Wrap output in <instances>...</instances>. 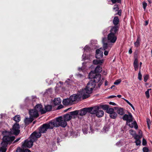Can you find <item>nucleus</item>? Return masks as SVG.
Returning a JSON list of instances; mask_svg holds the SVG:
<instances>
[{
	"instance_id": "obj_1",
	"label": "nucleus",
	"mask_w": 152,
	"mask_h": 152,
	"mask_svg": "<svg viewBox=\"0 0 152 152\" xmlns=\"http://www.w3.org/2000/svg\"><path fill=\"white\" fill-rule=\"evenodd\" d=\"M78 113V110H76L69 112L64 115L63 117L61 116L56 118L55 120L56 125L58 127H65L67 125L66 121H69L72 118V116L77 115Z\"/></svg>"
},
{
	"instance_id": "obj_2",
	"label": "nucleus",
	"mask_w": 152,
	"mask_h": 152,
	"mask_svg": "<svg viewBox=\"0 0 152 152\" xmlns=\"http://www.w3.org/2000/svg\"><path fill=\"white\" fill-rule=\"evenodd\" d=\"M12 134L7 131H3L2 134L3 137L2 142L7 145L11 144L15 139V137L12 135Z\"/></svg>"
},
{
	"instance_id": "obj_3",
	"label": "nucleus",
	"mask_w": 152,
	"mask_h": 152,
	"mask_svg": "<svg viewBox=\"0 0 152 152\" xmlns=\"http://www.w3.org/2000/svg\"><path fill=\"white\" fill-rule=\"evenodd\" d=\"M54 127H58L56 125L55 120L50 121L48 123L43 124L39 128V131L42 133H45L48 129H52Z\"/></svg>"
},
{
	"instance_id": "obj_4",
	"label": "nucleus",
	"mask_w": 152,
	"mask_h": 152,
	"mask_svg": "<svg viewBox=\"0 0 152 152\" xmlns=\"http://www.w3.org/2000/svg\"><path fill=\"white\" fill-rule=\"evenodd\" d=\"M96 86V83L92 80H90L87 83L86 87L83 89L81 91V93L82 94L84 92L90 94L92 93V91Z\"/></svg>"
},
{
	"instance_id": "obj_5",
	"label": "nucleus",
	"mask_w": 152,
	"mask_h": 152,
	"mask_svg": "<svg viewBox=\"0 0 152 152\" xmlns=\"http://www.w3.org/2000/svg\"><path fill=\"white\" fill-rule=\"evenodd\" d=\"M20 126L19 124L15 123L13 125L11 131L10 132L11 134H14L15 135H18L20 133Z\"/></svg>"
},
{
	"instance_id": "obj_6",
	"label": "nucleus",
	"mask_w": 152,
	"mask_h": 152,
	"mask_svg": "<svg viewBox=\"0 0 152 152\" xmlns=\"http://www.w3.org/2000/svg\"><path fill=\"white\" fill-rule=\"evenodd\" d=\"M100 109L99 107L95 106L92 114H95L96 116L98 118L102 117L104 115V112L103 110H100Z\"/></svg>"
},
{
	"instance_id": "obj_7",
	"label": "nucleus",
	"mask_w": 152,
	"mask_h": 152,
	"mask_svg": "<svg viewBox=\"0 0 152 152\" xmlns=\"http://www.w3.org/2000/svg\"><path fill=\"white\" fill-rule=\"evenodd\" d=\"M128 114V115L124 114L122 118L124 121H126L127 124H128V123H129L133 121V117L132 114L131 113L129 112Z\"/></svg>"
},
{
	"instance_id": "obj_8",
	"label": "nucleus",
	"mask_w": 152,
	"mask_h": 152,
	"mask_svg": "<svg viewBox=\"0 0 152 152\" xmlns=\"http://www.w3.org/2000/svg\"><path fill=\"white\" fill-rule=\"evenodd\" d=\"M107 39L109 42L114 43L116 42L117 38L116 35L110 33L107 35Z\"/></svg>"
},
{
	"instance_id": "obj_9",
	"label": "nucleus",
	"mask_w": 152,
	"mask_h": 152,
	"mask_svg": "<svg viewBox=\"0 0 152 152\" xmlns=\"http://www.w3.org/2000/svg\"><path fill=\"white\" fill-rule=\"evenodd\" d=\"M119 28V26H111L110 30V33L114 34L115 35L118 34Z\"/></svg>"
},
{
	"instance_id": "obj_10",
	"label": "nucleus",
	"mask_w": 152,
	"mask_h": 152,
	"mask_svg": "<svg viewBox=\"0 0 152 152\" xmlns=\"http://www.w3.org/2000/svg\"><path fill=\"white\" fill-rule=\"evenodd\" d=\"M30 116L32 118H37L39 116V114L36 110L31 109L29 111Z\"/></svg>"
},
{
	"instance_id": "obj_11",
	"label": "nucleus",
	"mask_w": 152,
	"mask_h": 152,
	"mask_svg": "<svg viewBox=\"0 0 152 152\" xmlns=\"http://www.w3.org/2000/svg\"><path fill=\"white\" fill-rule=\"evenodd\" d=\"M33 142L31 140H26L23 144L22 146L25 148H31L33 145Z\"/></svg>"
},
{
	"instance_id": "obj_12",
	"label": "nucleus",
	"mask_w": 152,
	"mask_h": 152,
	"mask_svg": "<svg viewBox=\"0 0 152 152\" xmlns=\"http://www.w3.org/2000/svg\"><path fill=\"white\" fill-rule=\"evenodd\" d=\"M35 110H36L37 112H40L41 114H44L45 113V112L44 111V109L42 108V106L40 104H37L34 107Z\"/></svg>"
},
{
	"instance_id": "obj_13",
	"label": "nucleus",
	"mask_w": 152,
	"mask_h": 152,
	"mask_svg": "<svg viewBox=\"0 0 152 152\" xmlns=\"http://www.w3.org/2000/svg\"><path fill=\"white\" fill-rule=\"evenodd\" d=\"M142 134L141 135H138L135 133L134 137V139L135 140V142L136 143V145H140L141 142L140 139L142 138Z\"/></svg>"
},
{
	"instance_id": "obj_14",
	"label": "nucleus",
	"mask_w": 152,
	"mask_h": 152,
	"mask_svg": "<svg viewBox=\"0 0 152 152\" xmlns=\"http://www.w3.org/2000/svg\"><path fill=\"white\" fill-rule=\"evenodd\" d=\"M81 98V96L79 95L73 94L71 96L69 99L71 102H73L77 100L78 99H80Z\"/></svg>"
},
{
	"instance_id": "obj_15",
	"label": "nucleus",
	"mask_w": 152,
	"mask_h": 152,
	"mask_svg": "<svg viewBox=\"0 0 152 152\" xmlns=\"http://www.w3.org/2000/svg\"><path fill=\"white\" fill-rule=\"evenodd\" d=\"M103 56V53L99 49H97L96 50V57L97 59H100L102 58Z\"/></svg>"
},
{
	"instance_id": "obj_16",
	"label": "nucleus",
	"mask_w": 152,
	"mask_h": 152,
	"mask_svg": "<svg viewBox=\"0 0 152 152\" xmlns=\"http://www.w3.org/2000/svg\"><path fill=\"white\" fill-rule=\"evenodd\" d=\"M94 79L93 80V81L96 83H98L101 80V75L100 74L96 73Z\"/></svg>"
},
{
	"instance_id": "obj_17",
	"label": "nucleus",
	"mask_w": 152,
	"mask_h": 152,
	"mask_svg": "<svg viewBox=\"0 0 152 152\" xmlns=\"http://www.w3.org/2000/svg\"><path fill=\"white\" fill-rule=\"evenodd\" d=\"M34 120V118L30 116L29 118H26L24 120L25 124L27 126L30 123H31Z\"/></svg>"
},
{
	"instance_id": "obj_18",
	"label": "nucleus",
	"mask_w": 152,
	"mask_h": 152,
	"mask_svg": "<svg viewBox=\"0 0 152 152\" xmlns=\"http://www.w3.org/2000/svg\"><path fill=\"white\" fill-rule=\"evenodd\" d=\"M119 20L118 16H115L114 17L113 20V23L114 25V26H117L120 27L119 24Z\"/></svg>"
},
{
	"instance_id": "obj_19",
	"label": "nucleus",
	"mask_w": 152,
	"mask_h": 152,
	"mask_svg": "<svg viewBox=\"0 0 152 152\" xmlns=\"http://www.w3.org/2000/svg\"><path fill=\"white\" fill-rule=\"evenodd\" d=\"M141 39L140 36H137V40L134 43V45L135 47L138 48L139 47L140 45V42Z\"/></svg>"
},
{
	"instance_id": "obj_20",
	"label": "nucleus",
	"mask_w": 152,
	"mask_h": 152,
	"mask_svg": "<svg viewBox=\"0 0 152 152\" xmlns=\"http://www.w3.org/2000/svg\"><path fill=\"white\" fill-rule=\"evenodd\" d=\"M84 108L86 113H89L91 114H92V113H93L94 109L95 108V106L89 107H85Z\"/></svg>"
},
{
	"instance_id": "obj_21",
	"label": "nucleus",
	"mask_w": 152,
	"mask_h": 152,
	"mask_svg": "<svg viewBox=\"0 0 152 152\" xmlns=\"http://www.w3.org/2000/svg\"><path fill=\"white\" fill-rule=\"evenodd\" d=\"M1 147L0 148V151L6 152L7 150L6 147L7 146V145H6V144L5 145L4 143L1 142Z\"/></svg>"
},
{
	"instance_id": "obj_22",
	"label": "nucleus",
	"mask_w": 152,
	"mask_h": 152,
	"mask_svg": "<svg viewBox=\"0 0 152 152\" xmlns=\"http://www.w3.org/2000/svg\"><path fill=\"white\" fill-rule=\"evenodd\" d=\"M61 99L60 98H55L53 101L54 104L55 105H59L61 102Z\"/></svg>"
},
{
	"instance_id": "obj_23",
	"label": "nucleus",
	"mask_w": 152,
	"mask_h": 152,
	"mask_svg": "<svg viewBox=\"0 0 152 152\" xmlns=\"http://www.w3.org/2000/svg\"><path fill=\"white\" fill-rule=\"evenodd\" d=\"M88 126L86 124L83 126L82 130L84 134H87L88 131Z\"/></svg>"
},
{
	"instance_id": "obj_24",
	"label": "nucleus",
	"mask_w": 152,
	"mask_h": 152,
	"mask_svg": "<svg viewBox=\"0 0 152 152\" xmlns=\"http://www.w3.org/2000/svg\"><path fill=\"white\" fill-rule=\"evenodd\" d=\"M128 125L131 128H133L134 126L135 129H137L138 128V125L136 121H134L133 123L131 124H129Z\"/></svg>"
},
{
	"instance_id": "obj_25",
	"label": "nucleus",
	"mask_w": 152,
	"mask_h": 152,
	"mask_svg": "<svg viewBox=\"0 0 152 152\" xmlns=\"http://www.w3.org/2000/svg\"><path fill=\"white\" fill-rule=\"evenodd\" d=\"M62 103L64 105H68L71 103V102L69 98H67L64 99L63 100Z\"/></svg>"
},
{
	"instance_id": "obj_26",
	"label": "nucleus",
	"mask_w": 152,
	"mask_h": 152,
	"mask_svg": "<svg viewBox=\"0 0 152 152\" xmlns=\"http://www.w3.org/2000/svg\"><path fill=\"white\" fill-rule=\"evenodd\" d=\"M103 63V60H94L93 61V63L95 65L100 64L101 65Z\"/></svg>"
},
{
	"instance_id": "obj_27",
	"label": "nucleus",
	"mask_w": 152,
	"mask_h": 152,
	"mask_svg": "<svg viewBox=\"0 0 152 152\" xmlns=\"http://www.w3.org/2000/svg\"><path fill=\"white\" fill-rule=\"evenodd\" d=\"M102 71V68L100 65H98L94 71L96 73L98 74V73H100Z\"/></svg>"
},
{
	"instance_id": "obj_28",
	"label": "nucleus",
	"mask_w": 152,
	"mask_h": 152,
	"mask_svg": "<svg viewBox=\"0 0 152 152\" xmlns=\"http://www.w3.org/2000/svg\"><path fill=\"white\" fill-rule=\"evenodd\" d=\"M96 74V73L94 72V71H91L88 75L89 78L92 79H93L94 80Z\"/></svg>"
},
{
	"instance_id": "obj_29",
	"label": "nucleus",
	"mask_w": 152,
	"mask_h": 152,
	"mask_svg": "<svg viewBox=\"0 0 152 152\" xmlns=\"http://www.w3.org/2000/svg\"><path fill=\"white\" fill-rule=\"evenodd\" d=\"M52 109V106L50 105H47L45 107V110L44 111L45 112V113L48 111H50Z\"/></svg>"
},
{
	"instance_id": "obj_30",
	"label": "nucleus",
	"mask_w": 152,
	"mask_h": 152,
	"mask_svg": "<svg viewBox=\"0 0 152 152\" xmlns=\"http://www.w3.org/2000/svg\"><path fill=\"white\" fill-rule=\"evenodd\" d=\"M117 113L121 115H123L124 114V109L123 108H120L117 110Z\"/></svg>"
},
{
	"instance_id": "obj_31",
	"label": "nucleus",
	"mask_w": 152,
	"mask_h": 152,
	"mask_svg": "<svg viewBox=\"0 0 152 152\" xmlns=\"http://www.w3.org/2000/svg\"><path fill=\"white\" fill-rule=\"evenodd\" d=\"M33 135H34L36 137H37V138H39L41 136V133L39 132H37L36 131H35L33 133Z\"/></svg>"
},
{
	"instance_id": "obj_32",
	"label": "nucleus",
	"mask_w": 152,
	"mask_h": 152,
	"mask_svg": "<svg viewBox=\"0 0 152 152\" xmlns=\"http://www.w3.org/2000/svg\"><path fill=\"white\" fill-rule=\"evenodd\" d=\"M98 106L100 108H101L104 110H106V112L109 107V105L107 104L100 105Z\"/></svg>"
},
{
	"instance_id": "obj_33",
	"label": "nucleus",
	"mask_w": 152,
	"mask_h": 152,
	"mask_svg": "<svg viewBox=\"0 0 152 152\" xmlns=\"http://www.w3.org/2000/svg\"><path fill=\"white\" fill-rule=\"evenodd\" d=\"M37 139V137H36L34 135H33V133H32L30 135V140L33 142H34L36 141Z\"/></svg>"
},
{
	"instance_id": "obj_34",
	"label": "nucleus",
	"mask_w": 152,
	"mask_h": 152,
	"mask_svg": "<svg viewBox=\"0 0 152 152\" xmlns=\"http://www.w3.org/2000/svg\"><path fill=\"white\" fill-rule=\"evenodd\" d=\"M86 114L85 108L81 109L80 111L79 115L80 116L85 115Z\"/></svg>"
},
{
	"instance_id": "obj_35",
	"label": "nucleus",
	"mask_w": 152,
	"mask_h": 152,
	"mask_svg": "<svg viewBox=\"0 0 152 152\" xmlns=\"http://www.w3.org/2000/svg\"><path fill=\"white\" fill-rule=\"evenodd\" d=\"M110 27H109L106 28L103 30L102 32V34L104 36L108 34L109 31H109Z\"/></svg>"
},
{
	"instance_id": "obj_36",
	"label": "nucleus",
	"mask_w": 152,
	"mask_h": 152,
	"mask_svg": "<svg viewBox=\"0 0 152 152\" xmlns=\"http://www.w3.org/2000/svg\"><path fill=\"white\" fill-rule=\"evenodd\" d=\"M117 116V114L115 112H114L113 113L110 114V117L113 119H115L116 118Z\"/></svg>"
},
{
	"instance_id": "obj_37",
	"label": "nucleus",
	"mask_w": 152,
	"mask_h": 152,
	"mask_svg": "<svg viewBox=\"0 0 152 152\" xmlns=\"http://www.w3.org/2000/svg\"><path fill=\"white\" fill-rule=\"evenodd\" d=\"M14 120L16 122H18L20 121V115H16L14 117Z\"/></svg>"
},
{
	"instance_id": "obj_38",
	"label": "nucleus",
	"mask_w": 152,
	"mask_h": 152,
	"mask_svg": "<svg viewBox=\"0 0 152 152\" xmlns=\"http://www.w3.org/2000/svg\"><path fill=\"white\" fill-rule=\"evenodd\" d=\"M81 91H80V93L81 95H83L82 98L83 99H86L89 97L90 96V95L88 94H86L85 93H86V92H84L82 94L81 93Z\"/></svg>"
},
{
	"instance_id": "obj_39",
	"label": "nucleus",
	"mask_w": 152,
	"mask_h": 152,
	"mask_svg": "<svg viewBox=\"0 0 152 152\" xmlns=\"http://www.w3.org/2000/svg\"><path fill=\"white\" fill-rule=\"evenodd\" d=\"M114 112V109L112 108H108L106 112L110 114L113 113Z\"/></svg>"
},
{
	"instance_id": "obj_40",
	"label": "nucleus",
	"mask_w": 152,
	"mask_h": 152,
	"mask_svg": "<svg viewBox=\"0 0 152 152\" xmlns=\"http://www.w3.org/2000/svg\"><path fill=\"white\" fill-rule=\"evenodd\" d=\"M119 9L118 5V4H115L113 7V10L115 11H118Z\"/></svg>"
},
{
	"instance_id": "obj_41",
	"label": "nucleus",
	"mask_w": 152,
	"mask_h": 152,
	"mask_svg": "<svg viewBox=\"0 0 152 152\" xmlns=\"http://www.w3.org/2000/svg\"><path fill=\"white\" fill-rule=\"evenodd\" d=\"M103 48L104 50H106L108 47V43H103Z\"/></svg>"
},
{
	"instance_id": "obj_42",
	"label": "nucleus",
	"mask_w": 152,
	"mask_h": 152,
	"mask_svg": "<svg viewBox=\"0 0 152 152\" xmlns=\"http://www.w3.org/2000/svg\"><path fill=\"white\" fill-rule=\"evenodd\" d=\"M138 59L137 58H135L134 59V63H133L134 66H138L139 65H138Z\"/></svg>"
},
{
	"instance_id": "obj_43",
	"label": "nucleus",
	"mask_w": 152,
	"mask_h": 152,
	"mask_svg": "<svg viewBox=\"0 0 152 152\" xmlns=\"http://www.w3.org/2000/svg\"><path fill=\"white\" fill-rule=\"evenodd\" d=\"M111 1L113 4H115L116 3H121V0H111Z\"/></svg>"
},
{
	"instance_id": "obj_44",
	"label": "nucleus",
	"mask_w": 152,
	"mask_h": 152,
	"mask_svg": "<svg viewBox=\"0 0 152 152\" xmlns=\"http://www.w3.org/2000/svg\"><path fill=\"white\" fill-rule=\"evenodd\" d=\"M108 41L107 40V39L106 37H104L102 38V42L103 43H108Z\"/></svg>"
},
{
	"instance_id": "obj_45",
	"label": "nucleus",
	"mask_w": 152,
	"mask_h": 152,
	"mask_svg": "<svg viewBox=\"0 0 152 152\" xmlns=\"http://www.w3.org/2000/svg\"><path fill=\"white\" fill-rule=\"evenodd\" d=\"M142 75L141 73V70H140L138 74V79L140 80H142Z\"/></svg>"
},
{
	"instance_id": "obj_46",
	"label": "nucleus",
	"mask_w": 152,
	"mask_h": 152,
	"mask_svg": "<svg viewBox=\"0 0 152 152\" xmlns=\"http://www.w3.org/2000/svg\"><path fill=\"white\" fill-rule=\"evenodd\" d=\"M124 100L130 105V106L132 108V109L134 110V108L133 105L128 100L124 99Z\"/></svg>"
},
{
	"instance_id": "obj_47",
	"label": "nucleus",
	"mask_w": 152,
	"mask_h": 152,
	"mask_svg": "<svg viewBox=\"0 0 152 152\" xmlns=\"http://www.w3.org/2000/svg\"><path fill=\"white\" fill-rule=\"evenodd\" d=\"M20 152H31V151L28 149H22L21 150Z\"/></svg>"
},
{
	"instance_id": "obj_48",
	"label": "nucleus",
	"mask_w": 152,
	"mask_h": 152,
	"mask_svg": "<svg viewBox=\"0 0 152 152\" xmlns=\"http://www.w3.org/2000/svg\"><path fill=\"white\" fill-rule=\"evenodd\" d=\"M121 82V80L120 79H118L115 80L114 82V84L115 85H118Z\"/></svg>"
},
{
	"instance_id": "obj_49",
	"label": "nucleus",
	"mask_w": 152,
	"mask_h": 152,
	"mask_svg": "<svg viewBox=\"0 0 152 152\" xmlns=\"http://www.w3.org/2000/svg\"><path fill=\"white\" fill-rule=\"evenodd\" d=\"M149 77V75H146L144 77V81L146 82Z\"/></svg>"
},
{
	"instance_id": "obj_50",
	"label": "nucleus",
	"mask_w": 152,
	"mask_h": 152,
	"mask_svg": "<svg viewBox=\"0 0 152 152\" xmlns=\"http://www.w3.org/2000/svg\"><path fill=\"white\" fill-rule=\"evenodd\" d=\"M147 144V141L144 138H143L142 141V145H143L145 146Z\"/></svg>"
},
{
	"instance_id": "obj_51",
	"label": "nucleus",
	"mask_w": 152,
	"mask_h": 152,
	"mask_svg": "<svg viewBox=\"0 0 152 152\" xmlns=\"http://www.w3.org/2000/svg\"><path fill=\"white\" fill-rule=\"evenodd\" d=\"M143 152H148L149 150L148 148L146 147H144L142 149Z\"/></svg>"
},
{
	"instance_id": "obj_52",
	"label": "nucleus",
	"mask_w": 152,
	"mask_h": 152,
	"mask_svg": "<svg viewBox=\"0 0 152 152\" xmlns=\"http://www.w3.org/2000/svg\"><path fill=\"white\" fill-rule=\"evenodd\" d=\"M118 12L115 15H118L120 16H121L122 14V10H118Z\"/></svg>"
},
{
	"instance_id": "obj_53",
	"label": "nucleus",
	"mask_w": 152,
	"mask_h": 152,
	"mask_svg": "<svg viewBox=\"0 0 152 152\" xmlns=\"http://www.w3.org/2000/svg\"><path fill=\"white\" fill-rule=\"evenodd\" d=\"M142 5L143 9H144V10H145L147 6V3L144 1L142 3Z\"/></svg>"
},
{
	"instance_id": "obj_54",
	"label": "nucleus",
	"mask_w": 152,
	"mask_h": 152,
	"mask_svg": "<svg viewBox=\"0 0 152 152\" xmlns=\"http://www.w3.org/2000/svg\"><path fill=\"white\" fill-rule=\"evenodd\" d=\"M145 94L146 96V97L147 98H149L150 97V95L149 94V91H147L145 92Z\"/></svg>"
},
{
	"instance_id": "obj_55",
	"label": "nucleus",
	"mask_w": 152,
	"mask_h": 152,
	"mask_svg": "<svg viewBox=\"0 0 152 152\" xmlns=\"http://www.w3.org/2000/svg\"><path fill=\"white\" fill-rule=\"evenodd\" d=\"M63 107H64V106L63 105L61 104L58 106L57 109V110L60 109H61L62 108H63Z\"/></svg>"
},
{
	"instance_id": "obj_56",
	"label": "nucleus",
	"mask_w": 152,
	"mask_h": 152,
	"mask_svg": "<svg viewBox=\"0 0 152 152\" xmlns=\"http://www.w3.org/2000/svg\"><path fill=\"white\" fill-rule=\"evenodd\" d=\"M85 50H89L90 49V48L88 46H86L85 47Z\"/></svg>"
},
{
	"instance_id": "obj_57",
	"label": "nucleus",
	"mask_w": 152,
	"mask_h": 152,
	"mask_svg": "<svg viewBox=\"0 0 152 152\" xmlns=\"http://www.w3.org/2000/svg\"><path fill=\"white\" fill-rule=\"evenodd\" d=\"M21 138L20 137H19L17 139L15 140L14 142H13V143H14L15 142H18L19 140H20V139Z\"/></svg>"
},
{
	"instance_id": "obj_58",
	"label": "nucleus",
	"mask_w": 152,
	"mask_h": 152,
	"mask_svg": "<svg viewBox=\"0 0 152 152\" xmlns=\"http://www.w3.org/2000/svg\"><path fill=\"white\" fill-rule=\"evenodd\" d=\"M109 51L107 50H105L104 52V54L105 56H107L108 55V53Z\"/></svg>"
},
{
	"instance_id": "obj_59",
	"label": "nucleus",
	"mask_w": 152,
	"mask_h": 152,
	"mask_svg": "<svg viewBox=\"0 0 152 152\" xmlns=\"http://www.w3.org/2000/svg\"><path fill=\"white\" fill-rule=\"evenodd\" d=\"M109 104L110 105H117V104L113 102H109Z\"/></svg>"
},
{
	"instance_id": "obj_60",
	"label": "nucleus",
	"mask_w": 152,
	"mask_h": 152,
	"mask_svg": "<svg viewBox=\"0 0 152 152\" xmlns=\"http://www.w3.org/2000/svg\"><path fill=\"white\" fill-rule=\"evenodd\" d=\"M135 70L136 71H137L138 69V66H134Z\"/></svg>"
},
{
	"instance_id": "obj_61",
	"label": "nucleus",
	"mask_w": 152,
	"mask_h": 152,
	"mask_svg": "<svg viewBox=\"0 0 152 152\" xmlns=\"http://www.w3.org/2000/svg\"><path fill=\"white\" fill-rule=\"evenodd\" d=\"M116 97V96H115L112 95V96H109V97L108 98H113Z\"/></svg>"
},
{
	"instance_id": "obj_62",
	"label": "nucleus",
	"mask_w": 152,
	"mask_h": 152,
	"mask_svg": "<svg viewBox=\"0 0 152 152\" xmlns=\"http://www.w3.org/2000/svg\"><path fill=\"white\" fill-rule=\"evenodd\" d=\"M147 124H151L150 121L149 119H147Z\"/></svg>"
},
{
	"instance_id": "obj_63",
	"label": "nucleus",
	"mask_w": 152,
	"mask_h": 152,
	"mask_svg": "<svg viewBox=\"0 0 152 152\" xmlns=\"http://www.w3.org/2000/svg\"><path fill=\"white\" fill-rule=\"evenodd\" d=\"M148 21L147 20L145 21V24H144L145 26H146L148 24Z\"/></svg>"
},
{
	"instance_id": "obj_64",
	"label": "nucleus",
	"mask_w": 152,
	"mask_h": 152,
	"mask_svg": "<svg viewBox=\"0 0 152 152\" xmlns=\"http://www.w3.org/2000/svg\"><path fill=\"white\" fill-rule=\"evenodd\" d=\"M132 49L131 48H130L129 51V54H131L132 53Z\"/></svg>"
}]
</instances>
